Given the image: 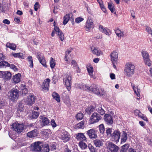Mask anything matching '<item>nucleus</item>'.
I'll list each match as a JSON object with an SVG mask.
<instances>
[{
    "instance_id": "09e8293b",
    "label": "nucleus",
    "mask_w": 152,
    "mask_h": 152,
    "mask_svg": "<svg viewBox=\"0 0 152 152\" xmlns=\"http://www.w3.org/2000/svg\"><path fill=\"white\" fill-rule=\"evenodd\" d=\"M84 123L83 121H82L78 123L77 124V127L78 128H82L83 127Z\"/></svg>"
},
{
    "instance_id": "dca6fc26",
    "label": "nucleus",
    "mask_w": 152,
    "mask_h": 152,
    "mask_svg": "<svg viewBox=\"0 0 152 152\" xmlns=\"http://www.w3.org/2000/svg\"><path fill=\"white\" fill-rule=\"evenodd\" d=\"M50 80L49 78H47L44 80L41 86L42 90L48 91L49 89V83Z\"/></svg>"
},
{
    "instance_id": "bb28decb",
    "label": "nucleus",
    "mask_w": 152,
    "mask_h": 152,
    "mask_svg": "<svg viewBox=\"0 0 152 152\" xmlns=\"http://www.w3.org/2000/svg\"><path fill=\"white\" fill-rule=\"evenodd\" d=\"M127 138V134L124 131L123 132L121 138V143L125 142Z\"/></svg>"
},
{
    "instance_id": "20e7f679",
    "label": "nucleus",
    "mask_w": 152,
    "mask_h": 152,
    "mask_svg": "<svg viewBox=\"0 0 152 152\" xmlns=\"http://www.w3.org/2000/svg\"><path fill=\"white\" fill-rule=\"evenodd\" d=\"M89 87L90 88V89L88 91H91L94 93L100 96L103 94L104 90L100 87L99 88L98 85H95L93 86H89Z\"/></svg>"
},
{
    "instance_id": "de8ad7c7",
    "label": "nucleus",
    "mask_w": 152,
    "mask_h": 152,
    "mask_svg": "<svg viewBox=\"0 0 152 152\" xmlns=\"http://www.w3.org/2000/svg\"><path fill=\"white\" fill-rule=\"evenodd\" d=\"M6 9L7 7L5 4H0V10L2 12H4Z\"/></svg>"
},
{
    "instance_id": "774afa93",
    "label": "nucleus",
    "mask_w": 152,
    "mask_h": 152,
    "mask_svg": "<svg viewBox=\"0 0 152 152\" xmlns=\"http://www.w3.org/2000/svg\"><path fill=\"white\" fill-rule=\"evenodd\" d=\"M3 23H4L9 25L10 24V22L8 19H5L3 21Z\"/></svg>"
},
{
    "instance_id": "603ef678",
    "label": "nucleus",
    "mask_w": 152,
    "mask_h": 152,
    "mask_svg": "<svg viewBox=\"0 0 152 152\" xmlns=\"http://www.w3.org/2000/svg\"><path fill=\"white\" fill-rule=\"evenodd\" d=\"M145 29L146 31L148 32V34H151L152 35V30L150 27L148 26H146Z\"/></svg>"
},
{
    "instance_id": "b1692460",
    "label": "nucleus",
    "mask_w": 152,
    "mask_h": 152,
    "mask_svg": "<svg viewBox=\"0 0 152 152\" xmlns=\"http://www.w3.org/2000/svg\"><path fill=\"white\" fill-rule=\"evenodd\" d=\"M40 117V121L42 122L43 126L48 125L49 124L50 121L48 118L43 116H41Z\"/></svg>"
},
{
    "instance_id": "680f3d73",
    "label": "nucleus",
    "mask_w": 152,
    "mask_h": 152,
    "mask_svg": "<svg viewBox=\"0 0 152 152\" xmlns=\"http://www.w3.org/2000/svg\"><path fill=\"white\" fill-rule=\"evenodd\" d=\"M71 64L74 67H76L77 66V63L76 61L74 60H72V61Z\"/></svg>"
},
{
    "instance_id": "5701e85b",
    "label": "nucleus",
    "mask_w": 152,
    "mask_h": 152,
    "mask_svg": "<svg viewBox=\"0 0 152 152\" xmlns=\"http://www.w3.org/2000/svg\"><path fill=\"white\" fill-rule=\"evenodd\" d=\"M1 74L3 75H4L6 79L7 80L10 79L11 78L12 75L9 71L1 72L0 71V74Z\"/></svg>"
},
{
    "instance_id": "72a5a7b5",
    "label": "nucleus",
    "mask_w": 152,
    "mask_h": 152,
    "mask_svg": "<svg viewBox=\"0 0 152 152\" xmlns=\"http://www.w3.org/2000/svg\"><path fill=\"white\" fill-rule=\"evenodd\" d=\"M94 109V107L93 106H90L89 107L86 109L85 111L86 113L90 114L93 112Z\"/></svg>"
},
{
    "instance_id": "49530a36",
    "label": "nucleus",
    "mask_w": 152,
    "mask_h": 152,
    "mask_svg": "<svg viewBox=\"0 0 152 152\" xmlns=\"http://www.w3.org/2000/svg\"><path fill=\"white\" fill-rule=\"evenodd\" d=\"M83 117V114L81 113L77 114L76 116V118L77 120H81Z\"/></svg>"
},
{
    "instance_id": "423d86ee",
    "label": "nucleus",
    "mask_w": 152,
    "mask_h": 152,
    "mask_svg": "<svg viewBox=\"0 0 152 152\" xmlns=\"http://www.w3.org/2000/svg\"><path fill=\"white\" fill-rule=\"evenodd\" d=\"M31 146L34 152H40L42 147V143L40 141L35 142L31 144Z\"/></svg>"
},
{
    "instance_id": "c756f323",
    "label": "nucleus",
    "mask_w": 152,
    "mask_h": 152,
    "mask_svg": "<svg viewBox=\"0 0 152 152\" xmlns=\"http://www.w3.org/2000/svg\"><path fill=\"white\" fill-rule=\"evenodd\" d=\"M52 96L53 99H55L58 102H60V97L58 94L53 92L52 94Z\"/></svg>"
},
{
    "instance_id": "9d476101",
    "label": "nucleus",
    "mask_w": 152,
    "mask_h": 152,
    "mask_svg": "<svg viewBox=\"0 0 152 152\" xmlns=\"http://www.w3.org/2000/svg\"><path fill=\"white\" fill-rule=\"evenodd\" d=\"M120 132L117 130H115L114 132L111 134V140L112 141L117 142H118L120 138Z\"/></svg>"
},
{
    "instance_id": "69168bd1",
    "label": "nucleus",
    "mask_w": 152,
    "mask_h": 152,
    "mask_svg": "<svg viewBox=\"0 0 152 152\" xmlns=\"http://www.w3.org/2000/svg\"><path fill=\"white\" fill-rule=\"evenodd\" d=\"M80 145L81 148H83L85 149L87 147V145L85 143H84L82 144H81L80 143Z\"/></svg>"
},
{
    "instance_id": "052dcab7",
    "label": "nucleus",
    "mask_w": 152,
    "mask_h": 152,
    "mask_svg": "<svg viewBox=\"0 0 152 152\" xmlns=\"http://www.w3.org/2000/svg\"><path fill=\"white\" fill-rule=\"evenodd\" d=\"M112 129L111 128H109L107 129L106 130V133L107 136L111 134Z\"/></svg>"
},
{
    "instance_id": "0e129e2a",
    "label": "nucleus",
    "mask_w": 152,
    "mask_h": 152,
    "mask_svg": "<svg viewBox=\"0 0 152 152\" xmlns=\"http://www.w3.org/2000/svg\"><path fill=\"white\" fill-rule=\"evenodd\" d=\"M45 148H46V152H49L50 151L49 146L48 144H45L44 145Z\"/></svg>"
},
{
    "instance_id": "8fccbe9b",
    "label": "nucleus",
    "mask_w": 152,
    "mask_h": 152,
    "mask_svg": "<svg viewBox=\"0 0 152 152\" xmlns=\"http://www.w3.org/2000/svg\"><path fill=\"white\" fill-rule=\"evenodd\" d=\"M39 113L37 112H34L32 114V117L33 118H37L39 115Z\"/></svg>"
},
{
    "instance_id": "a211bd4d",
    "label": "nucleus",
    "mask_w": 152,
    "mask_h": 152,
    "mask_svg": "<svg viewBox=\"0 0 152 152\" xmlns=\"http://www.w3.org/2000/svg\"><path fill=\"white\" fill-rule=\"evenodd\" d=\"M77 86L80 89H83L87 91H88L90 89V88L89 87V86L83 83H79L77 84Z\"/></svg>"
},
{
    "instance_id": "a878e982",
    "label": "nucleus",
    "mask_w": 152,
    "mask_h": 152,
    "mask_svg": "<svg viewBox=\"0 0 152 152\" xmlns=\"http://www.w3.org/2000/svg\"><path fill=\"white\" fill-rule=\"evenodd\" d=\"M99 29L100 31L104 33L106 35H109V30L108 29H106L105 28H104L102 25H99Z\"/></svg>"
},
{
    "instance_id": "c03bdc74",
    "label": "nucleus",
    "mask_w": 152,
    "mask_h": 152,
    "mask_svg": "<svg viewBox=\"0 0 152 152\" xmlns=\"http://www.w3.org/2000/svg\"><path fill=\"white\" fill-rule=\"evenodd\" d=\"M56 63L55 62V60L52 57H51L50 62V66L52 69L54 67Z\"/></svg>"
},
{
    "instance_id": "4468645a",
    "label": "nucleus",
    "mask_w": 152,
    "mask_h": 152,
    "mask_svg": "<svg viewBox=\"0 0 152 152\" xmlns=\"http://www.w3.org/2000/svg\"><path fill=\"white\" fill-rule=\"evenodd\" d=\"M94 24L92 20L88 19L87 20L84 28L86 31H88L91 28H94Z\"/></svg>"
},
{
    "instance_id": "cd10ccee",
    "label": "nucleus",
    "mask_w": 152,
    "mask_h": 152,
    "mask_svg": "<svg viewBox=\"0 0 152 152\" xmlns=\"http://www.w3.org/2000/svg\"><path fill=\"white\" fill-rule=\"evenodd\" d=\"M6 46L13 50H15L16 48V46L15 44L10 42H7V43Z\"/></svg>"
},
{
    "instance_id": "f3484780",
    "label": "nucleus",
    "mask_w": 152,
    "mask_h": 152,
    "mask_svg": "<svg viewBox=\"0 0 152 152\" xmlns=\"http://www.w3.org/2000/svg\"><path fill=\"white\" fill-rule=\"evenodd\" d=\"M104 119L108 125H111L113 123V119L111 115L108 114H105L104 116Z\"/></svg>"
},
{
    "instance_id": "0eeeda50",
    "label": "nucleus",
    "mask_w": 152,
    "mask_h": 152,
    "mask_svg": "<svg viewBox=\"0 0 152 152\" xmlns=\"http://www.w3.org/2000/svg\"><path fill=\"white\" fill-rule=\"evenodd\" d=\"M141 53L145 64L148 66H151V63L149 59V56L148 53L146 51L143 50L142 51Z\"/></svg>"
},
{
    "instance_id": "6ab92c4d",
    "label": "nucleus",
    "mask_w": 152,
    "mask_h": 152,
    "mask_svg": "<svg viewBox=\"0 0 152 152\" xmlns=\"http://www.w3.org/2000/svg\"><path fill=\"white\" fill-rule=\"evenodd\" d=\"M111 60L112 62H116L118 58V53L113 51L110 54Z\"/></svg>"
},
{
    "instance_id": "7ed1b4c3",
    "label": "nucleus",
    "mask_w": 152,
    "mask_h": 152,
    "mask_svg": "<svg viewBox=\"0 0 152 152\" xmlns=\"http://www.w3.org/2000/svg\"><path fill=\"white\" fill-rule=\"evenodd\" d=\"M71 75L70 74H66L63 78V82L69 91L70 90L72 82Z\"/></svg>"
},
{
    "instance_id": "39448f33",
    "label": "nucleus",
    "mask_w": 152,
    "mask_h": 152,
    "mask_svg": "<svg viewBox=\"0 0 152 152\" xmlns=\"http://www.w3.org/2000/svg\"><path fill=\"white\" fill-rule=\"evenodd\" d=\"M55 33L58 36L61 41H63L64 40V34L60 29L59 27H54V30L52 31V37H54Z\"/></svg>"
},
{
    "instance_id": "6e6552de",
    "label": "nucleus",
    "mask_w": 152,
    "mask_h": 152,
    "mask_svg": "<svg viewBox=\"0 0 152 152\" xmlns=\"http://www.w3.org/2000/svg\"><path fill=\"white\" fill-rule=\"evenodd\" d=\"M12 127L14 131L18 133L21 132L23 130L24 125L23 124H19L18 123H15L12 125Z\"/></svg>"
},
{
    "instance_id": "c85d7f7f",
    "label": "nucleus",
    "mask_w": 152,
    "mask_h": 152,
    "mask_svg": "<svg viewBox=\"0 0 152 152\" xmlns=\"http://www.w3.org/2000/svg\"><path fill=\"white\" fill-rule=\"evenodd\" d=\"M10 65V64L7 62L4 61H2L0 62V67H8Z\"/></svg>"
},
{
    "instance_id": "3c124183",
    "label": "nucleus",
    "mask_w": 152,
    "mask_h": 152,
    "mask_svg": "<svg viewBox=\"0 0 152 152\" xmlns=\"http://www.w3.org/2000/svg\"><path fill=\"white\" fill-rule=\"evenodd\" d=\"M9 67H10V68L13 69L15 71H17L18 70V68L14 64H10V65Z\"/></svg>"
},
{
    "instance_id": "37998d69",
    "label": "nucleus",
    "mask_w": 152,
    "mask_h": 152,
    "mask_svg": "<svg viewBox=\"0 0 152 152\" xmlns=\"http://www.w3.org/2000/svg\"><path fill=\"white\" fill-rule=\"evenodd\" d=\"M96 110L99 113L102 115H103L105 113L104 110L102 108V107H99L96 108Z\"/></svg>"
},
{
    "instance_id": "bf43d9fd",
    "label": "nucleus",
    "mask_w": 152,
    "mask_h": 152,
    "mask_svg": "<svg viewBox=\"0 0 152 152\" xmlns=\"http://www.w3.org/2000/svg\"><path fill=\"white\" fill-rule=\"evenodd\" d=\"M39 6V5L38 3V2H36L34 5V10L36 11H37Z\"/></svg>"
},
{
    "instance_id": "338daca9",
    "label": "nucleus",
    "mask_w": 152,
    "mask_h": 152,
    "mask_svg": "<svg viewBox=\"0 0 152 152\" xmlns=\"http://www.w3.org/2000/svg\"><path fill=\"white\" fill-rule=\"evenodd\" d=\"M64 152H72V151L68 148L67 145L65 147L64 150Z\"/></svg>"
},
{
    "instance_id": "5fc2aeb1",
    "label": "nucleus",
    "mask_w": 152,
    "mask_h": 152,
    "mask_svg": "<svg viewBox=\"0 0 152 152\" xmlns=\"http://www.w3.org/2000/svg\"><path fill=\"white\" fill-rule=\"evenodd\" d=\"M37 56L38 60L44 57L42 54L39 52H37Z\"/></svg>"
},
{
    "instance_id": "393cba45",
    "label": "nucleus",
    "mask_w": 152,
    "mask_h": 152,
    "mask_svg": "<svg viewBox=\"0 0 152 152\" xmlns=\"http://www.w3.org/2000/svg\"><path fill=\"white\" fill-rule=\"evenodd\" d=\"M102 140L96 139L94 140L93 142L94 145L96 147H100L103 145V143Z\"/></svg>"
},
{
    "instance_id": "1a4fd4ad",
    "label": "nucleus",
    "mask_w": 152,
    "mask_h": 152,
    "mask_svg": "<svg viewBox=\"0 0 152 152\" xmlns=\"http://www.w3.org/2000/svg\"><path fill=\"white\" fill-rule=\"evenodd\" d=\"M101 116L96 113H94L91 115L90 120L91 124H93L98 122L101 119Z\"/></svg>"
},
{
    "instance_id": "ddd939ff",
    "label": "nucleus",
    "mask_w": 152,
    "mask_h": 152,
    "mask_svg": "<svg viewBox=\"0 0 152 152\" xmlns=\"http://www.w3.org/2000/svg\"><path fill=\"white\" fill-rule=\"evenodd\" d=\"M36 99V97L33 95L30 94L28 96V97L26 101L27 104L31 106L34 103Z\"/></svg>"
},
{
    "instance_id": "412c9836",
    "label": "nucleus",
    "mask_w": 152,
    "mask_h": 152,
    "mask_svg": "<svg viewBox=\"0 0 152 152\" xmlns=\"http://www.w3.org/2000/svg\"><path fill=\"white\" fill-rule=\"evenodd\" d=\"M37 130L34 129L27 133V136L30 138H32L36 137L37 136Z\"/></svg>"
},
{
    "instance_id": "f257e3e1",
    "label": "nucleus",
    "mask_w": 152,
    "mask_h": 152,
    "mask_svg": "<svg viewBox=\"0 0 152 152\" xmlns=\"http://www.w3.org/2000/svg\"><path fill=\"white\" fill-rule=\"evenodd\" d=\"M135 69V66L131 62L127 63L125 66L124 73L127 77H131L134 74Z\"/></svg>"
},
{
    "instance_id": "2f4dec72",
    "label": "nucleus",
    "mask_w": 152,
    "mask_h": 152,
    "mask_svg": "<svg viewBox=\"0 0 152 152\" xmlns=\"http://www.w3.org/2000/svg\"><path fill=\"white\" fill-rule=\"evenodd\" d=\"M91 49L92 53L94 54L97 56H100V53L98 50L96 48L92 47H91Z\"/></svg>"
},
{
    "instance_id": "4be33fe9",
    "label": "nucleus",
    "mask_w": 152,
    "mask_h": 152,
    "mask_svg": "<svg viewBox=\"0 0 152 152\" xmlns=\"http://www.w3.org/2000/svg\"><path fill=\"white\" fill-rule=\"evenodd\" d=\"M76 138L78 140L83 141L86 140V138L84 135V134L82 133L77 134L76 135Z\"/></svg>"
},
{
    "instance_id": "a18cd8bd",
    "label": "nucleus",
    "mask_w": 152,
    "mask_h": 152,
    "mask_svg": "<svg viewBox=\"0 0 152 152\" xmlns=\"http://www.w3.org/2000/svg\"><path fill=\"white\" fill-rule=\"evenodd\" d=\"M40 63L44 66L46 67V62L45 59L44 57L42 58L39 60Z\"/></svg>"
},
{
    "instance_id": "c9c22d12",
    "label": "nucleus",
    "mask_w": 152,
    "mask_h": 152,
    "mask_svg": "<svg viewBox=\"0 0 152 152\" xmlns=\"http://www.w3.org/2000/svg\"><path fill=\"white\" fill-rule=\"evenodd\" d=\"M87 70L89 73V74L90 75V76L94 78L93 75V67L91 66H88V67H87Z\"/></svg>"
},
{
    "instance_id": "e433bc0d",
    "label": "nucleus",
    "mask_w": 152,
    "mask_h": 152,
    "mask_svg": "<svg viewBox=\"0 0 152 152\" xmlns=\"http://www.w3.org/2000/svg\"><path fill=\"white\" fill-rule=\"evenodd\" d=\"M129 147L128 144H126L121 147V149L120 152H126L127 151Z\"/></svg>"
},
{
    "instance_id": "a19ab883",
    "label": "nucleus",
    "mask_w": 152,
    "mask_h": 152,
    "mask_svg": "<svg viewBox=\"0 0 152 152\" xmlns=\"http://www.w3.org/2000/svg\"><path fill=\"white\" fill-rule=\"evenodd\" d=\"M99 129L100 133L103 134L104 132L105 128L104 125L103 124H101L99 125Z\"/></svg>"
},
{
    "instance_id": "9b49d317",
    "label": "nucleus",
    "mask_w": 152,
    "mask_h": 152,
    "mask_svg": "<svg viewBox=\"0 0 152 152\" xmlns=\"http://www.w3.org/2000/svg\"><path fill=\"white\" fill-rule=\"evenodd\" d=\"M107 147L111 152H117L119 148L111 142H108Z\"/></svg>"
},
{
    "instance_id": "f03ea898",
    "label": "nucleus",
    "mask_w": 152,
    "mask_h": 152,
    "mask_svg": "<svg viewBox=\"0 0 152 152\" xmlns=\"http://www.w3.org/2000/svg\"><path fill=\"white\" fill-rule=\"evenodd\" d=\"M19 96V92L18 90L13 88L8 93V99L11 101L16 100Z\"/></svg>"
},
{
    "instance_id": "79ce46f5",
    "label": "nucleus",
    "mask_w": 152,
    "mask_h": 152,
    "mask_svg": "<svg viewBox=\"0 0 152 152\" xmlns=\"http://www.w3.org/2000/svg\"><path fill=\"white\" fill-rule=\"evenodd\" d=\"M24 106L22 103L20 102L18 105L17 110L20 112H22L23 110Z\"/></svg>"
},
{
    "instance_id": "864d4df0",
    "label": "nucleus",
    "mask_w": 152,
    "mask_h": 152,
    "mask_svg": "<svg viewBox=\"0 0 152 152\" xmlns=\"http://www.w3.org/2000/svg\"><path fill=\"white\" fill-rule=\"evenodd\" d=\"M84 19L81 17H78L75 19V21L76 23H79L82 21Z\"/></svg>"
},
{
    "instance_id": "4c0bfd02",
    "label": "nucleus",
    "mask_w": 152,
    "mask_h": 152,
    "mask_svg": "<svg viewBox=\"0 0 152 152\" xmlns=\"http://www.w3.org/2000/svg\"><path fill=\"white\" fill-rule=\"evenodd\" d=\"M115 33L116 34L117 36L118 37H123L124 34H123V32L121 31L119 29H117L115 31Z\"/></svg>"
},
{
    "instance_id": "7c9ffc66",
    "label": "nucleus",
    "mask_w": 152,
    "mask_h": 152,
    "mask_svg": "<svg viewBox=\"0 0 152 152\" xmlns=\"http://www.w3.org/2000/svg\"><path fill=\"white\" fill-rule=\"evenodd\" d=\"M12 55L14 57L20 58L22 59L23 58V54L22 53H12Z\"/></svg>"
},
{
    "instance_id": "4d7b16f0",
    "label": "nucleus",
    "mask_w": 152,
    "mask_h": 152,
    "mask_svg": "<svg viewBox=\"0 0 152 152\" xmlns=\"http://www.w3.org/2000/svg\"><path fill=\"white\" fill-rule=\"evenodd\" d=\"M99 6L102 11L104 12H106V10L103 4V3L99 4Z\"/></svg>"
},
{
    "instance_id": "aec40b11",
    "label": "nucleus",
    "mask_w": 152,
    "mask_h": 152,
    "mask_svg": "<svg viewBox=\"0 0 152 152\" xmlns=\"http://www.w3.org/2000/svg\"><path fill=\"white\" fill-rule=\"evenodd\" d=\"M21 76V74L19 73L14 76L12 78L13 83H19L20 81Z\"/></svg>"
},
{
    "instance_id": "e2e57ef3",
    "label": "nucleus",
    "mask_w": 152,
    "mask_h": 152,
    "mask_svg": "<svg viewBox=\"0 0 152 152\" xmlns=\"http://www.w3.org/2000/svg\"><path fill=\"white\" fill-rule=\"evenodd\" d=\"M51 124L53 127H55L56 126V124L54 120H52L50 122Z\"/></svg>"
},
{
    "instance_id": "13d9d810",
    "label": "nucleus",
    "mask_w": 152,
    "mask_h": 152,
    "mask_svg": "<svg viewBox=\"0 0 152 152\" xmlns=\"http://www.w3.org/2000/svg\"><path fill=\"white\" fill-rule=\"evenodd\" d=\"M26 85H24L23 86V88H22V89L23 90V93L26 94L27 93V89L26 88Z\"/></svg>"
},
{
    "instance_id": "2eb2a0df",
    "label": "nucleus",
    "mask_w": 152,
    "mask_h": 152,
    "mask_svg": "<svg viewBox=\"0 0 152 152\" xmlns=\"http://www.w3.org/2000/svg\"><path fill=\"white\" fill-rule=\"evenodd\" d=\"M87 134L91 139L96 138L97 137V131L94 129H91L86 132Z\"/></svg>"
},
{
    "instance_id": "6e6d98bb",
    "label": "nucleus",
    "mask_w": 152,
    "mask_h": 152,
    "mask_svg": "<svg viewBox=\"0 0 152 152\" xmlns=\"http://www.w3.org/2000/svg\"><path fill=\"white\" fill-rule=\"evenodd\" d=\"M139 115L140 117L142 118L143 120L146 121H148V119L145 115L142 114H141L140 115Z\"/></svg>"
},
{
    "instance_id": "473e14b6",
    "label": "nucleus",
    "mask_w": 152,
    "mask_h": 152,
    "mask_svg": "<svg viewBox=\"0 0 152 152\" xmlns=\"http://www.w3.org/2000/svg\"><path fill=\"white\" fill-rule=\"evenodd\" d=\"M108 7L111 12L114 13L115 11L114 5L112 3H108Z\"/></svg>"
},
{
    "instance_id": "f8f14e48",
    "label": "nucleus",
    "mask_w": 152,
    "mask_h": 152,
    "mask_svg": "<svg viewBox=\"0 0 152 152\" xmlns=\"http://www.w3.org/2000/svg\"><path fill=\"white\" fill-rule=\"evenodd\" d=\"M58 137L64 142L68 141L70 139L68 133L65 131H63L59 135Z\"/></svg>"
},
{
    "instance_id": "58836bf2",
    "label": "nucleus",
    "mask_w": 152,
    "mask_h": 152,
    "mask_svg": "<svg viewBox=\"0 0 152 152\" xmlns=\"http://www.w3.org/2000/svg\"><path fill=\"white\" fill-rule=\"evenodd\" d=\"M27 59L30 64L29 66L31 68H33V64L32 57L31 56H29L28 57Z\"/></svg>"
},
{
    "instance_id": "f704fd0d",
    "label": "nucleus",
    "mask_w": 152,
    "mask_h": 152,
    "mask_svg": "<svg viewBox=\"0 0 152 152\" xmlns=\"http://www.w3.org/2000/svg\"><path fill=\"white\" fill-rule=\"evenodd\" d=\"M70 16L69 14H67L64 16V17L63 24L66 25L69 21V19Z\"/></svg>"
},
{
    "instance_id": "ea45409f",
    "label": "nucleus",
    "mask_w": 152,
    "mask_h": 152,
    "mask_svg": "<svg viewBox=\"0 0 152 152\" xmlns=\"http://www.w3.org/2000/svg\"><path fill=\"white\" fill-rule=\"evenodd\" d=\"M88 147L91 152H97L96 148H95L91 144H89Z\"/></svg>"
}]
</instances>
